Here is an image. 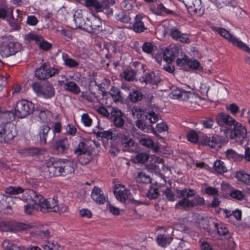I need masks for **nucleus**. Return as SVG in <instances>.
I'll use <instances>...</instances> for the list:
<instances>
[{"instance_id":"c03bdc74","label":"nucleus","mask_w":250,"mask_h":250,"mask_svg":"<svg viewBox=\"0 0 250 250\" xmlns=\"http://www.w3.org/2000/svg\"><path fill=\"white\" fill-rule=\"evenodd\" d=\"M150 112H144L142 109L138 107H133L132 109V114L134 118L138 119H144L146 116Z\"/></svg>"},{"instance_id":"aec40b11","label":"nucleus","mask_w":250,"mask_h":250,"mask_svg":"<svg viewBox=\"0 0 250 250\" xmlns=\"http://www.w3.org/2000/svg\"><path fill=\"white\" fill-rule=\"evenodd\" d=\"M225 187L228 188V194L230 198L237 201H242L245 199L246 195L245 193L231 187L229 184H225L222 186V188L224 189Z\"/></svg>"},{"instance_id":"cd10ccee","label":"nucleus","mask_w":250,"mask_h":250,"mask_svg":"<svg viewBox=\"0 0 250 250\" xmlns=\"http://www.w3.org/2000/svg\"><path fill=\"white\" fill-rule=\"evenodd\" d=\"M0 195L1 197L3 208L9 210L7 211V213H11L12 211V204H13L14 203L15 200H21V199L16 197L13 198L7 197L4 194H0Z\"/></svg>"},{"instance_id":"338daca9","label":"nucleus","mask_w":250,"mask_h":250,"mask_svg":"<svg viewBox=\"0 0 250 250\" xmlns=\"http://www.w3.org/2000/svg\"><path fill=\"white\" fill-rule=\"evenodd\" d=\"M81 120L85 126L89 127L91 125L92 120L87 114H83L82 115Z\"/></svg>"},{"instance_id":"8fccbe9b","label":"nucleus","mask_w":250,"mask_h":250,"mask_svg":"<svg viewBox=\"0 0 250 250\" xmlns=\"http://www.w3.org/2000/svg\"><path fill=\"white\" fill-rule=\"evenodd\" d=\"M95 85L98 86L99 89L103 93H104L106 89L109 88L111 82L109 79L105 78L102 81L101 83H97L95 81Z\"/></svg>"},{"instance_id":"bb28decb","label":"nucleus","mask_w":250,"mask_h":250,"mask_svg":"<svg viewBox=\"0 0 250 250\" xmlns=\"http://www.w3.org/2000/svg\"><path fill=\"white\" fill-rule=\"evenodd\" d=\"M177 54V49L175 47L166 48L163 51L164 60L167 63H171Z\"/></svg>"},{"instance_id":"393cba45","label":"nucleus","mask_w":250,"mask_h":250,"mask_svg":"<svg viewBox=\"0 0 250 250\" xmlns=\"http://www.w3.org/2000/svg\"><path fill=\"white\" fill-rule=\"evenodd\" d=\"M15 117V112L6 109L4 107H0V122L3 123H11Z\"/></svg>"},{"instance_id":"de8ad7c7","label":"nucleus","mask_w":250,"mask_h":250,"mask_svg":"<svg viewBox=\"0 0 250 250\" xmlns=\"http://www.w3.org/2000/svg\"><path fill=\"white\" fill-rule=\"evenodd\" d=\"M189 59L186 54L181 55V57L177 58L176 60V63L178 66L185 68L188 65Z\"/></svg>"},{"instance_id":"7c9ffc66","label":"nucleus","mask_w":250,"mask_h":250,"mask_svg":"<svg viewBox=\"0 0 250 250\" xmlns=\"http://www.w3.org/2000/svg\"><path fill=\"white\" fill-rule=\"evenodd\" d=\"M114 193L116 198L122 202H125L127 198V190L124 187L120 188H116Z\"/></svg>"},{"instance_id":"ea45409f","label":"nucleus","mask_w":250,"mask_h":250,"mask_svg":"<svg viewBox=\"0 0 250 250\" xmlns=\"http://www.w3.org/2000/svg\"><path fill=\"white\" fill-rule=\"evenodd\" d=\"M226 157L228 159L232 160L234 161H239L243 158L242 154L237 153L232 149H228L226 152Z\"/></svg>"},{"instance_id":"69168bd1","label":"nucleus","mask_w":250,"mask_h":250,"mask_svg":"<svg viewBox=\"0 0 250 250\" xmlns=\"http://www.w3.org/2000/svg\"><path fill=\"white\" fill-rule=\"evenodd\" d=\"M121 142L125 147H129L133 145V140L129 137L124 135L121 138Z\"/></svg>"},{"instance_id":"09e8293b","label":"nucleus","mask_w":250,"mask_h":250,"mask_svg":"<svg viewBox=\"0 0 250 250\" xmlns=\"http://www.w3.org/2000/svg\"><path fill=\"white\" fill-rule=\"evenodd\" d=\"M41 153V150L38 147L25 148L22 150L21 153L27 156H37Z\"/></svg>"},{"instance_id":"0e129e2a","label":"nucleus","mask_w":250,"mask_h":250,"mask_svg":"<svg viewBox=\"0 0 250 250\" xmlns=\"http://www.w3.org/2000/svg\"><path fill=\"white\" fill-rule=\"evenodd\" d=\"M205 192L208 196L213 197L218 196V191L217 188L212 187H207L205 189Z\"/></svg>"},{"instance_id":"13d9d810","label":"nucleus","mask_w":250,"mask_h":250,"mask_svg":"<svg viewBox=\"0 0 250 250\" xmlns=\"http://www.w3.org/2000/svg\"><path fill=\"white\" fill-rule=\"evenodd\" d=\"M159 195L158 189L151 187L147 193V196L150 199H156Z\"/></svg>"},{"instance_id":"49530a36","label":"nucleus","mask_w":250,"mask_h":250,"mask_svg":"<svg viewBox=\"0 0 250 250\" xmlns=\"http://www.w3.org/2000/svg\"><path fill=\"white\" fill-rule=\"evenodd\" d=\"M136 180L137 182L141 183L149 184L151 182L150 176L143 171L138 173Z\"/></svg>"},{"instance_id":"2eb2a0df","label":"nucleus","mask_w":250,"mask_h":250,"mask_svg":"<svg viewBox=\"0 0 250 250\" xmlns=\"http://www.w3.org/2000/svg\"><path fill=\"white\" fill-rule=\"evenodd\" d=\"M159 119V116L153 111L150 112L149 114L144 119H138L136 121V126L142 130L148 127L153 124L157 122Z\"/></svg>"},{"instance_id":"0eeeda50","label":"nucleus","mask_w":250,"mask_h":250,"mask_svg":"<svg viewBox=\"0 0 250 250\" xmlns=\"http://www.w3.org/2000/svg\"><path fill=\"white\" fill-rule=\"evenodd\" d=\"M35 109L34 104L27 100L19 101L15 106V115L18 118L23 119L32 114Z\"/></svg>"},{"instance_id":"6e6552de","label":"nucleus","mask_w":250,"mask_h":250,"mask_svg":"<svg viewBox=\"0 0 250 250\" xmlns=\"http://www.w3.org/2000/svg\"><path fill=\"white\" fill-rule=\"evenodd\" d=\"M60 71L59 67H51L49 63L45 62L35 70V75L38 79L44 80L58 75Z\"/></svg>"},{"instance_id":"a211bd4d","label":"nucleus","mask_w":250,"mask_h":250,"mask_svg":"<svg viewBox=\"0 0 250 250\" xmlns=\"http://www.w3.org/2000/svg\"><path fill=\"white\" fill-rule=\"evenodd\" d=\"M50 130L51 128L48 125H43L40 127L38 135L40 137V143L41 145H46L48 140H53L54 138V135L52 136Z\"/></svg>"},{"instance_id":"20e7f679","label":"nucleus","mask_w":250,"mask_h":250,"mask_svg":"<svg viewBox=\"0 0 250 250\" xmlns=\"http://www.w3.org/2000/svg\"><path fill=\"white\" fill-rule=\"evenodd\" d=\"M21 48V45L13 41V36L5 35L0 37V54L2 57L14 55Z\"/></svg>"},{"instance_id":"6ab92c4d","label":"nucleus","mask_w":250,"mask_h":250,"mask_svg":"<svg viewBox=\"0 0 250 250\" xmlns=\"http://www.w3.org/2000/svg\"><path fill=\"white\" fill-rule=\"evenodd\" d=\"M170 36L174 40L182 43H189L190 42L188 34L182 33L179 29L176 27L170 29Z\"/></svg>"},{"instance_id":"3c124183","label":"nucleus","mask_w":250,"mask_h":250,"mask_svg":"<svg viewBox=\"0 0 250 250\" xmlns=\"http://www.w3.org/2000/svg\"><path fill=\"white\" fill-rule=\"evenodd\" d=\"M128 97L132 102L135 103L142 100L143 95L140 91L134 90L130 92Z\"/></svg>"},{"instance_id":"b1692460","label":"nucleus","mask_w":250,"mask_h":250,"mask_svg":"<svg viewBox=\"0 0 250 250\" xmlns=\"http://www.w3.org/2000/svg\"><path fill=\"white\" fill-rule=\"evenodd\" d=\"M73 19L76 28L86 31L87 26L86 21H84L83 18L82 11L78 10L75 11L73 15Z\"/></svg>"},{"instance_id":"9b49d317","label":"nucleus","mask_w":250,"mask_h":250,"mask_svg":"<svg viewBox=\"0 0 250 250\" xmlns=\"http://www.w3.org/2000/svg\"><path fill=\"white\" fill-rule=\"evenodd\" d=\"M28 228V225L15 221H3L0 222V230L1 231L17 232Z\"/></svg>"},{"instance_id":"412c9836","label":"nucleus","mask_w":250,"mask_h":250,"mask_svg":"<svg viewBox=\"0 0 250 250\" xmlns=\"http://www.w3.org/2000/svg\"><path fill=\"white\" fill-rule=\"evenodd\" d=\"M146 20V17L140 14L137 15L132 26V29L133 31L136 33H140L146 30L147 28L145 24Z\"/></svg>"},{"instance_id":"4c0bfd02","label":"nucleus","mask_w":250,"mask_h":250,"mask_svg":"<svg viewBox=\"0 0 250 250\" xmlns=\"http://www.w3.org/2000/svg\"><path fill=\"white\" fill-rule=\"evenodd\" d=\"M235 178L239 181H241L248 185L250 186V175L247 174L243 171H237L235 174Z\"/></svg>"},{"instance_id":"bf43d9fd","label":"nucleus","mask_w":250,"mask_h":250,"mask_svg":"<svg viewBox=\"0 0 250 250\" xmlns=\"http://www.w3.org/2000/svg\"><path fill=\"white\" fill-rule=\"evenodd\" d=\"M187 137L188 141L192 143H196L199 140L197 133L194 130H191L188 132Z\"/></svg>"},{"instance_id":"a19ab883","label":"nucleus","mask_w":250,"mask_h":250,"mask_svg":"<svg viewBox=\"0 0 250 250\" xmlns=\"http://www.w3.org/2000/svg\"><path fill=\"white\" fill-rule=\"evenodd\" d=\"M136 72L129 69H125L122 74L120 75V77L124 78L125 81L130 82L133 81L136 77Z\"/></svg>"},{"instance_id":"680f3d73","label":"nucleus","mask_w":250,"mask_h":250,"mask_svg":"<svg viewBox=\"0 0 250 250\" xmlns=\"http://www.w3.org/2000/svg\"><path fill=\"white\" fill-rule=\"evenodd\" d=\"M156 130H154V128L152 129L153 133L157 135V131L159 132V133H162L163 132L166 131L167 130L168 126L166 123L164 122H162L161 123L158 124L156 125Z\"/></svg>"},{"instance_id":"864d4df0","label":"nucleus","mask_w":250,"mask_h":250,"mask_svg":"<svg viewBox=\"0 0 250 250\" xmlns=\"http://www.w3.org/2000/svg\"><path fill=\"white\" fill-rule=\"evenodd\" d=\"M116 19L123 23H128L130 21V17L125 12H121L116 16Z\"/></svg>"},{"instance_id":"7ed1b4c3","label":"nucleus","mask_w":250,"mask_h":250,"mask_svg":"<svg viewBox=\"0 0 250 250\" xmlns=\"http://www.w3.org/2000/svg\"><path fill=\"white\" fill-rule=\"evenodd\" d=\"M29 199H31L35 204L40 207L41 211L46 212H62L60 210L58 205V200L56 197L45 199L41 194L33 189H28L26 191Z\"/></svg>"},{"instance_id":"f03ea898","label":"nucleus","mask_w":250,"mask_h":250,"mask_svg":"<svg viewBox=\"0 0 250 250\" xmlns=\"http://www.w3.org/2000/svg\"><path fill=\"white\" fill-rule=\"evenodd\" d=\"M176 195L178 198H181L175 204V208H192L197 206H202L205 204L203 197L197 195L194 189L184 188L181 190L177 189Z\"/></svg>"},{"instance_id":"5701e85b","label":"nucleus","mask_w":250,"mask_h":250,"mask_svg":"<svg viewBox=\"0 0 250 250\" xmlns=\"http://www.w3.org/2000/svg\"><path fill=\"white\" fill-rule=\"evenodd\" d=\"M92 199L98 204H104L106 201V197L103 191L98 187H95L91 191Z\"/></svg>"},{"instance_id":"f704fd0d","label":"nucleus","mask_w":250,"mask_h":250,"mask_svg":"<svg viewBox=\"0 0 250 250\" xmlns=\"http://www.w3.org/2000/svg\"><path fill=\"white\" fill-rule=\"evenodd\" d=\"M172 240L171 237L164 234H158L157 237V242L162 247H166L170 244Z\"/></svg>"},{"instance_id":"39448f33","label":"nucleus","mask_w":250,"mask_h":250,"mask_svg":"<svg viewBox=\"0 0 250 250\" xmlns=\"http://www.w3.org/2000/svg\"><path fill=\"white\" fill-rule=\"evenodd\" d=\"M229 138L234 141L238 144L245 146L248 145L249 137H248L247 129L244 125L238 122L233 126L229 134Z\"/></svg>"},{"instance_id":"4d7b16f0","label":"nucleus","mask_w":250,"mask_h":250,"mask_svg":"<svg viewBox=\"0 0 250 250\" xmlns=\"http://www.w3.org/2000/svg\"><path fill=\"white\" fill-rule=\"evenodd\" d=\"M81 97L90 103H96L99 101L97 96L94 93H92L90 94L83 93L82 94Z\"/></svg>"},{"instance_id":"4be33fe9","label":"nucleus","mask_w":250,"mask_h":250,"mask_svg":"<svg viewBox=\"0 0 250 250\" xmlns=\"http://www.w3.org/2000/svg\"><path fill=\"white\" fill-rule=\"evenodd\" d=\"M160 80L161 79L158 74H156L153 71L146 73L139 79V81L141 83L150 84H156L160 82Z\"/></svg>"},{"instance_id":"5fc2aeb1","label":"nucleus","mask_w":250,"mask_h":250,"mask_svg":"<svg viewBox=\"0 0 250 250\" xmlns=\"http://www.w3.org/2000/svg\"><path fill=\"white\" fill-rule=\"evenodd\" d=\"M149 156L146 153H139L135 158V160L138 163L144 164L148 160Z\"/></svg>"},{"instance_id":"a18cd8bd","label":"nucleus","mask_w":250,"mask_h":250,"mask_svg":"<svg viewBox=\"0 0 250 250\" xmlns=\"http://www.w3.org/2000/svg\"><path fill=\"white\" fill-rule=\"evenodd\" d=\"M84 5L89 8H93L97 12L101 9L100 2L98 0H83Z\"/></svg>"},{"instance_id":"79ce46f5","label":"nucleus","mask_w":250,"mask_h":250,"mask_svg":"<svg viewBox=\"0 0 250 250\" xmlns=\"http://www.w3.org/2000/svg\"><path fill=\"white\" fill-rule=\"evenodd\" d=\"M24 189L21 187L9 186L5 188L4 191L6 194L14 195L22 193Z\"/></svg>"},{"instance_id":"c9c22d12","label":"nucleus","mask_w":250,"mask_h":250,"mask_svg":"<svg viewBox=\"0 0 250 250\" xmlns=\"http://www.w3.org/2000/svg\"><path fill=\"white\" fill-rule=\"evenodd\" d=\"M77 157L79 163L82 165H87L92 159L91 153L88 150L85 151V152L80 154Z\"/></svg>"},{"instance_id":"c85d7f7f","label":"nucleus","mask_w":250,"mask_h":250,"mask_svg":"<svg viewBox=\"0 0 250 250\" xmlns=\"http://www.w3.org/2000/svg\"><path fill=\"white\" fill-rule=\"evenodd\" d=\"M109 94L115 103L122 102L124 100L122 92L117 87L112 86L110 89Z\"/></svg>"},{"instance_id":"473e14b6","label":"nucleus","mask_w":250,"mask_h":250,"mask_svg":"<svg viewBox=\"0 0 250 250\" xmlns=\"http://www.w3.org/2000/svg\"><path fill=\"white\" fill-rule=\"evenodd\" d=\"M65 90L69 91L75 94H78L81 89L78 84L74 82H67L64 84Z\"/></svg>"},{"instance_id":"e2e57ef3","label":"nucleus","mask_w":250,"mask_h":250,"mask_svg":"<svg viewBox=\"0 0 250 250\" xmlns=\"http://www.w3.org/2000/svg\"><path fill=\"white\" fill-rule=\"evenodd\" d=\"M85 144L83 142H80L74 150V153L78 156L85 152L87 150L85 147Z\"/></svg>"},{"instance_id":"f3484780","label":"nucleus","mask_w":250,"mask_h":250,"mask_svg":"<svg viewBox=\"0 0 250 250\" xmlns=\"http://www.w3.org/2000/svg\"><path fill=\"white\" fill-rule=\"evenodd\" d=\"M69 146V142L65 137L59 138L55 141L52 145V147L59 154H64L68 150Z\"/></svg>"},{"instance_id":"c756f323","label":"nucleus","mask_w":250,"mask_h":250,"mask_svg":"<svg viewBox=\"0 0 250 250\" xmlns=\"http://www.w3.org/2000/svg\"><path fill=\"white\" fill-rule=\"evenodd\" d=\"M55 95V90L52 84L47 83L42 86L41 95L46 99H49Z\"/></svg>"},{"instance_id":"423d86ee","label":"nucleus","mask_w":250,"mask_h":250,"mask_svg":"<svg viewBox=\"0 0 250 250\" xmlns=\"http://www.w3.org/2000/svg\"><path fill=\"white\" fill-rule=\"evenodd\" d=\"M211 28L212 30L218 33L222 37L229 41L233 45L237 46L238 48L250 54V48L249 47L238 38L231 34L225 28L216 26H212Z\"/></svg>"},{"instance_id":"603ef678","label":"nucleus","mask_w":250,"mask_h":250,"mask_svg":"<svg viewBox=\"0 0 250 250\" xmlns=\"http://www.w3.org/2000/svg\"><path fill=\"white\" fill-rule=\"evenodd\" d=\"M140 144L147 147H153L154 142L147 136H144L139 140Z\"/></svg>"},{"instance_id":"9d476101","label":"nucleus","mask_w":250,"mask_h":250,"mask_svg":"<svg viewBox=\"0 0 250 250\" xmlns=\"http://www.w3.org/2000/svg\"><path fill=\"white\" fill-rule=\"evenodd\" d=\"M203 222L206 225V226H204L203 227L204 229H206L209 232L210 230L211 227H212L215 229L219 235H227L228 237L230 236L229 229L226 227L225 224H223L219 220H209L208 219H204L203 220Z\"/></svg>"},{"instance_id":"ddd939ff","label":"nucleus","mask_w":250,"mask_h":250,"mask_svg":"<svg viewBox=\"0 0 250 250\" xmlns=\"http://www.w3.org/2000/svg\"><path fill=\"white\" fill-rule=\"evenodd\" d=\"M112 120L114 125L118 128H122L126 132L128 128L125 126V120L124 115L121 111V110L114 108L111 110V117Z\"/></svg>"},{"instance_id":"2f4dec72","label":"nucleus","mask_w":250,"mask_h":250,"mask_svg":"<svg viewBox=\"0 0 250 250\" xmlns=\"http://www.w3.org/2000/svg\"><path fill=\"white\" fill-rule=\"evenodd\" d=\"M62 59L63 61V64L65 66L69 68L77 67L79 63L74 59L69 58L67 53H63L62 54Z\"/></svg>"},{"instance_id":"72a5a7b5","label":"nucleus","mask_w":250,"mask_h":250,"mask_svg":"<svg viewBox=\"0 0 250 250\" xmlns=\"http://www.w3.org/2000/svg\"><path fill=\"white\" fill-rule=\"evenodd\" d=\"M213 170L217 173L223 174L227 171V168L223 161L217 160L214 162Z\"/></svg>"},{"instance_id":"a878e982","label":"nucleus","mask_w":250,"mask_h":250,"mask_svg":"<svg viewBox=\"0 0 250 250\" xmlns=\"http://www.w3.org/2000/svg\"><path fill=\"white\" fill-rule=\"evenodd\" d=\"M205 145H208L211 148H215L220 145L221 138L219 136L215 135L211 137L204 136L202 141Z\"/></svg>"},{"instance_id":"58836bf2","label":"nucleus","mask_w":250,"mask_h":250,"mask_svg":"<svg viewBox=\"0 0 250 250\" xmlns=\"http://www.w3.org/2000/svg\"><path fill=\"white\" fill-rule=\"evenodd\" d=\"M42 248L44 250H62V249L57 242L49 241L44 242L42 245Z\"/></svg>"},{"instance_id":"37998d69","label":"nucleus","mask_w":250,"mask_h":250,"mask_svg":"<svg viewBox=\"0 0 250 250\" xmlns=\"http://www.w3.org/2000/svg\"><path fill=\"white\" fill-rule=\"evenodd\" d=\"M156 46L150 42H145L142 46L143 52L147 55H152Z\"/></svg>"},{"instance_id":"f257e3e1","label":"nucleus","mask_w":250,"mask_h":250,"mask_svg":"<svg viewBox=\"0 0 250 250\" xmlns=\"http://www.w3.org/2000/svg\"><path fill=\"white\" fill-rule=\"evenodd\" d=\"M76 167V163L73 160L62 159L59 162H53L50 158L49 161L44 164L42 168L45 177H52L71 174Z\"/></svg>"},{"instance_id":"dca6fc26","label":"nucleus","mask_w":250,"mask_h":250,"mask_svg":"<svg viewBox=\"0 0 250 250\" xmlns=\"http://www.w3.org/2000/svg\"><path fill=\"white\" fill-rule=\"evenodd\" d=\"M86 31L90 33H93L96 31H101L102 20L99 17L95 15H92L90 17L87 18L86 20Z\"/></svg>"},{"instance_id":"e433bc0d","label":"nucleus","mask_w":250,"mask_h":250,"mask_svg":"<svg viewBox=\"0 0 250 250\" xmlns=\"http://www.w3.org/2000/svg\"><path fill=\"white\" fill-rule=\"evenodd\" d=\"M154 12L158 15H175L173 11L167 9L161 3L157 4V7L154 9Z\"/></svg>"},{"instance_id":"4468645a","label":"nucleus","mask_w":250,"mask_h":250,"mask_svg":"<svg viewBox=\"0 0 250 250\" xmlns=\"http://www.w3.org/2000/svg\"><path fill=\"white\" fill-rule=\"evenodd\" d=\"M215 121L219 126L228 129L231 128L237 122L229 115L223 112L218 114L216 117Z\"/></svg>"},{"instance_id":"1a4fd4ad","label":"nucleus","mask_w":250,"mask_h":250,"mask_svg":"<svg viewBox=\"0 0 250 250\" xmlns=\"http://www.w3.org/2000/svg\"><path fill=\"white\" fill-rule=\"evenodd\" d=\"M17 135L16 127L13 123L0 124V142L9 143Z\"/></svg>"},{"instance_id":"6e6d98bb","label":"nucleus","mask_w":250,"mask_h":250,"mask_svg":"<svg viewBox=\"0 0 250 250\" xmlns=\"http://www.w3.org/2000/svg\"><path fill=\"white\" fill-rule=\"evenodd\" d=\"M50 115L51 113L48 110H41L39 111V117L42 122H47Z\"/></svg>"},{"instance_id":"052dcab7","label":"nucleus","mask_w":250,"mask_h":250,"mask_svg":"<svg viewBox=\"0 0 250 250\" xmlns=\"http://www.w3.org/2000/svg\"><path fill=\"white\" fill-rule=\"evenodd\" d=\"M163 193L168 201H174L175 200L176 196L175 193L171 191L170 188H167L164 191H163Z\"/></svg>"},{"instance_id":"774afa93","label":"nucleus","mask_w":250,"mask_h":250,"mask_svg":"<svg viewBox=\"0 0 250 250\" xmlns=\"http://www.w3.org/2000/svg\"><path fill=\"white\" fill-rule=\"evenodd\" d=\"M201 123L203 126L206 128H211L214 124V121L211 118H208L204 120L201 121Z\"/></svg>"},{"instance_id":"f8f14e48","label":"nucleus","mask_w":250,"mask_h":250,"mask_svg":"<svg viewBox=\"0 0 250 250\" xmlns=\"http://www.w3.org/2000/svg\"><path fill=\"white\" fill-rule=\"evenodd\" d=\"M25 39L28 41H34L40 48L44 51H48L52 47L51 43L45 40L42 36L34 33L26 35Z\"/></svg>"}]
</instances>
